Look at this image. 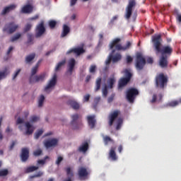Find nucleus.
<instances>
[{
  "label": "nucleus",
  "instance_id": "nucleus-1",
  "mask_svg": "<svg viewBox=\"0 0 181 181\" xmlns=\"http://www.w3.org/2000/svg\"><path fill=\"white\" fill-rule=\"evenodd\" d=\"M162 35L160 34L152 37L153 46L156 53H161L162 56H170L173 53V49L169 45L162 47Z\"/></svg>",
  "mask_w": 181,
  "mask_h": 181
},
{
  "label": "nucleus",
  "instance_id": "nucleus-2",
  "mask_svg": "<svg viewBox=\"0 0 181 181\" xmlns=\"http://www.w3.org/2000/svg\"><path fill=\"white\" fill-rule=\"evenodd\" d=\"M153 64V58L148 57L145 59L144 55L141 53H137L136 54L135 59V67L138 71H141V70H144V67H145V64Z\"/></svg>",
  "mask_w": 181,
  "mask_h": 181
},
{
  "label": "nucleus",
  "instance_id": "nucleus-3",
  "mask_svg": "<svg viewBox=\"0 0 181 181\" xmlns=\"http://www.w3.org/2000/svg\"><path fill=\"white\" fill-rule=\"evenodd\" d=\"M168 76L163 73L158 74L155 78V86L156 88H160L165 90V88L168 86Z\"/></svg>",
  "mask_w": 181,
  "mask_h": 181
},
{
  "label": "nucleus",
  "instance_id": "nucleus-4",
  "mask_svg": "<svg viewBox=\"0 0 181 181\" xmlns=\"http://www.w3.org/2000/svg\"><path fill=\"white\" fill-rule=\"evenodd\" d=\"M138 95H139V90L135 88H129L126 93V98L130 104H133Z\"/></svg>",
  "mask_w": 181,
  "mask_h": 181
},
{
  "label": "nucleus",
  "instance_id": "nucleus-5",
  "mask_svg": "<svg viewBox=\"0 0 181 181\" xmlns=\"http://www.w3.org/2000/svg\"><path fill=\"white\" fill-rule=\"evenodd\" d=\"M124 78H122L119 81V88H122V87H125L129 81H131V78H132V74L129 70L125 69L124 71Z\"/></svg>",
  "mask_w": 181,
  "mask_h": 181
},
{
  "label": "nucleus",
  "instance_id": "nucleus-6",
  "mask_svg": "<svg viewBox=\"0 0 181 181\" xmlns=\"http://www.w3.org/2000/svg\"><path fill=\"white\" fill-rule=\"evenodd\" d=\"M18 28H19V25L15 23V22H10L5 24L3 28V32L4 33H8V35H12V33L16 32Z\"/></svg>",
  "mask_w": 181,
  "mask_h": 181
},
{
  "label": "nucleus",
  "instance_id": "nucleus-7",
  "mask_svg": "<svg viewBox=\"0 0 181 181\" xmlns=\"http://www.w3.org/2000/svg\"><path fill=\"white\" fill-rule=\"evenodd\" d=\"M136 5V1L135 0H129V4L126 8V19H130L132 16V8L135 7Z\"/></svg>",
  "mask_w": 181,
  "mask_h": 181
},
{
  "label": "nucleus",
  "instance_id": "nucleus-8",
  "mask_svg": "<svg viewBox=\"0 0 181 181\" xmlns=\"http://www.w3.org/2000/svg\"><path fill=\"white\" fill-rule=\"evenodd\" d=\"M46 32V28H45V21H42L36 27L35 29V37H40Z\"/></svg>",
  "mask_w": 181,
  "mask_h": 181
},
{
  "label": "nucleus",
  "instance_id": "nucleus-9",
  "mask_svg": "<svg viewBox=\"0 0 181 181\" xmlns=\"http://www.w3.org/2000/svg\"><path fill=\"white\" fill-rule=\"evenodd\" d=\"M79 116L78 114H75L71 115V124L74 129H80V128H83V122H80L77 123V119H78Z\"/></svg>",
  "mask_w": 181,
  "mask_h": 181
},
{
  "label": "nucleus",
  "instance_id": "nucleus-10",
  "mask_svg": "<svg viewBox=\"0 0 181 181\" xmlns=\"http://www.w3.org/2000/svg\"><path fill=\"white\" fill-rule=\"evenodd\" d=\"M46 78V72L42 73L40 75H36L34 77H30L29 81L30 83H42L45 81Z\"/></svg>",
  "mask_w": 181,
  "mask_h": 181
},
{
  "label": "nucleus",
  "instance_id": "nucleus-11",
  "mask_svg": "<svg viewBox=\"0 0 181 181\" xmlns=\"http://www.w3.org/2000/svg\"><path fill=\"white\" fill-rule=\"evenodd\" d=\"M119 42H121L120 38H115L113 40L109 45L110 50H112L114 47H115L116 50H122V45L119 44Z\"/></svg>",
  "mask_w": 181,
  "mask_h": 181
},
{
  "label": "nucleus",
  "instance_id": "nucleus-12",
  "mask_svg": "<svg viewBox=\"0 0 181 181\" xmlns=\"http://www.w3.org/2000/svg\"><path fill=\"white\" fill-rule=\"evenodd\" d=\"M121 114V111L116 110L112 112L109 115V125L110 127H112L114 124V121L118 118V116Z\"/></svg>",
  "mask_w": 181,
  "mask_h": 181
},
{
  "label": "nucleus",
  "instance_id": "nucleus-13",
  "mask_svg": "<svg viewBox=\"0 0 181 181\" xmlns=\"http://www.w3.org/2000/svg\"><path fill=\"white\" fill-rule=\"evenodd\" d=\"M57 144H59V140L57 139H51L46 140L44 142V145L47 149H49V148H54V146H57Z\"/></svg>",
  "mask_w": 181,
  "mask_h": 181
},
{
  "label": "nucleus",
  "instance_id": "nucleus-14",
  "mask_svg": "<svg viewBox=\"0 0 181 181\" xmlns=\"http://www.w3.org/2000/svg\"><path fill=\"white\" fill-rule=\"evenodd\" d=\"M57 83V74H54L49 81L47 86L45 88V91L47 92V90H50V88L54 87L56 83Z\"/></svg>",
  "mask_w": 181,
  "mask_h": 181
},
{
  "label": "nucleus",
  "instance_id": "nucleus-15",
  "mask_svg": "<svg viewBox=\"0 0 181 181\" xmlns=\"http://www.w3.org/2000/svg\"><path fill=\"white\" fill-rule=\"evenodd\" d=\"M20 158L21 159V162H27V160L29 159V148H23L21 149Z\"/></svg>",
  "mask_w": 181,
  "mask_h": 181
},
{
  "label": "nucleus",
  "instance_id": "nucleus-16",
  "mask_svg": "<svg viewBox=\"0 0 181 181\" xmlns=\"http://www.w3.org/2000/svg\"><path fill=\"white\" fill-rule=\"evenodd\" d=\"M85 52H86V50H84V48H83V47H81L72 48L69 49L68 52H66V54L74 53L77 56H80V54H83V53H85Z\"/></svg>",
  "mask_w": 181,
  "mask_h": 181
},
{
  "label": "nucleus",
  "instance_id": "nucleus-17",
  "mask_svg": "<svg viewBox=\"0 0 181 181\" xmlns=\"http://www.w3.org/2000/svg\"><path fill=\"white\" fill-rule=\"evenodd\" d=\"M90 175V172L87 170L86 167H79L78 169V175L81 179L83 177H87Z\"/></svg>",
  "mask_w": 181,
  "mask_h": 181
},
{
  "label": "nucleus",
  "instance_id": "nucleus-18",
  "mask_svg": "<svg viewBox=\"0 0 181 181\" xmlns=\"http://www.w3.org/2000/svg\"><path fill=\"white\" fill-rule=\"evenodd\" d=\"M168 56L166 55H162L159 59V66L161 67V69H166L168 67Z\"/></svg>",
  "mask_w": 181,
  "mask_h": 181
},
{
  "label": "nucleus",
  "instance_id": "nucleus-19",
  "mask_svg": "<svg viewBox=\"0 0 181 181\" xmlns=\"http://www.w3.org/2000/svg\"><path fill=\"white\" fill-rule=\"evenodd\" d=\"M66 173L67 178L64 179L63 181H72L73 177H74V173L73 172V170H71V168L67 167L66 169Z\"/></svg>",
  "mask_w": 181,
  "mask_h": 181
},
{
  "label": "nucleus",
  "instance_id": "nucleus-20",
  "mask_svg": "<svg viewBox=\"0 0 181 181\" xmlns=\"http://www.w3.org/2000/svg\"><path fill=\"white\" fill-rule=\"evenodd\" d=\"M87 121L90 128L93 129V128L95 127V123L97 122V120L95 119V115H93L87 116Z\"/></svg>",
  "mask_w": 181,
  "mask_h": 181
},
{
  "label": "nucleus",
  "instance_id": "nucleus-21",
  "mask_svg": "<svg viewBox=\"0 0 181 181\" xmlns=\"http://www.w3.org/2000/svg\"><path fill=\"white\" fill-rule=\"evenodd\" d=\"M16 8V5L15 4H11L9 6H7L4 8V9L1 11V15L4 16L6 15V13H9V12H12V11H15Z\"/></svg>",
  "mask_w": 181,
  "mask_h": 181
},
{
  "label": "nucleus",
  "instance_id": "nucleus-22",
  "mask_svg": "<svg viewBox=\"0 0 181 181\" xmlns=\"http://www.w3.org/2000/svg\"><path fill=\"white\" fill-rule=\"evenodd\" d=\"M116 149L117 147L112 146L110 148L109 152V158L112 159L113 161L118 160V156H117V153H115Z\"/></svg>",
  "mask_w": 181,
  "mask_h": 181
},
{
  "label": "nucleus",
  "instance_id": "nucleus-23",
  "mask_svg": "<svg viewBox=\"0 0 181 181\" xmlns=\"http://www.w3.org/2000/svg\"><path fill=\"white\" fill-rule=\"evenodd\" d=\"M22 13H32L33 12V6L27 4L24 6L21 9Z\"/></svg>",
  "mask_w": 181,
  "mask_h": 181
},
{
  "label": "nucleus",
  "instance_id": "nucleus-24",
  "mask_svg": "<svg viewBox=\"0 0 181 181\" xmlns=\"http://www.w3.org/2000/svg\"><path fill=\"white\" fill-rule=\"evenodd\" d=\"M67 105H70L73 110H80V103L76 100H70L67 102Z\"/></svg>",
  "mask_w": 181,
  "mask_h": 181
},
{
  "label": "nucleus",
  "instance_id": "nucleus-25",
  "mask_svg": "<svg viewBox=\"0 0 181 181\" xmlns=\"http://www.w3.org/2000/svg\"><path fill=\"white\" fill-rule=\"evenodd\" d=\"M25 127L27 128V130L25 133V135H32L33 134V131H35V128L32 124H30V122H25Z\"/></svg>",
  "mask_w": 181,
  "mask_h": 181
},
{
  "label": "nucleus",
  "instance_id": "nucleus-26",
  "mask_svg": "<svg viewBox=\"0 0 181 181\" xmlns=\"http://www.w3.org/2000/svg\"><path fill=\"white\" fill-rule=\"evenodd\" d=\"M35 57H36V54L35 53H32L25 57V62L26 64H32L33 60H35Z\"/></svg>",
  "mask_w": 181,
  "mask_h": 181
},
{
  "label": "nucleus",
  "instance_id": "nucleus-27",
  "mask_svg": "<svg viewBox=\"0 0 181 181\" xmlns=\"http://www.w3.org/2000/svg\"><path fill=\"white\" fill-rule=\"evenodd\" d=\"M69 33H70V27H69L67 25H64L61 37H66Z\"/></svg>",
  "mask_w": 181,
  "mask_h": 181
},
{
  "label": "nucleus",
  "instance_id": "nucleus-28",
  "mask_svg": "<svg viewBox=\"0 0 181 181\" xmlns=\"http://www.w3.org/2000/svg\"><path fill=\"white\" fill-rule=\"evenodd\" d=\"M40 64V61H38L37 63L33 66L31 69V75L30 77H34L35 74L37 73V70L39 69V66Z\"/></svg>",
  "mask_w": 181,
  "mask_h": 181
},
{
  "label": "nucleus",
  "instance_id": "nucleus-29",
  "mask_svg": "<svg viewBox=\"0 0 181 181\" xmlns=\"http://www.w3.org/2000/svg\"><path fill=\"white\" fill-rule=\"evenodd\" d=\"M107 88H114V84L115 83V78L110 77L107 79Z\"/></svg>",
  "mask_w": 181,
  "mask_h": 181
},
{
  "label": "nucleus",
  "instance_id": "nucleus-30",
  "mask_svg": "<svg viewBox=\"0 0 181 181\" xmlns=\"http://www.w3.org/2000/svg\"><path fill=\"white\" fill-rule=\"evenodd\" d=\"M79 152H87L88 151V143L87 141L82 144V145L78 148Z\"/></svg>",
  "mask_w": 181,
  "mask_h": 181
},
{
  "label": "nucleus",
  "instance_id": "nucleus-31",
  "mask_svg": "<svg viewBox=\"0 0 181 181\" xmlns=\"http://www.w3.org/2000/svg\"><path fill=\"white\" fill-rule=\"evenodd\" d=\"M39 169V166H30L25 168V173H32V172H35V170H37Z\"/></svg>",
  "mask_w": 181,
  "mask_h": 181
},
{
  "label": "nucleus",
  "instance_id": "nucleus-32",
  "mask_svg": "<svg viewBox=\"0 0 181 181\" xmlns=\"http://www.w3.org/2000/svg\"><path fill=\"white\" fill-rule=\"evenodd\" d=\"M103 78L101 77H99L96 79L95 82V91H98L100 88H101V81Z\"/></svg>",
  "mask_w": 181,
  "mask_h": 181
},
{
  "label": "nucleus",
  "instance_id": "nucleus-33",
  "mask_svg": "<svg viewBox=\"0 0 181 181\" xmlns=\"http://www.w3.org/2000/svg\"><path fill=\"white\" fill-rule=\"evenodd\" d=\"M57 25V21H56L55 20H50L48 22V26L49 27L50 29H54Z\"/></svg>",
  "mask_w": 181,
  "mask_h": 181
},
{
  "label": "nucleus",
  "instance_id": "nucleus-34",
  "mask_svg": "<svg viewBox=\"0 0 181 181\" xmlns=\"http://www.w3.org/2000/svg\"><path fill=\"white\" fill-rule=\"evenodd\" d=\"M122 57L120 55V54H116L115 56H112V60L113 63H117V62H119Z\"/></svg>",
  "mask_w": 181,
  "mask_h": 181
},
{
  "label": "nucleus",
  "instance_id": "nucleus-35",
  "mask_svg": "<svg viewBox=\"0 0 181 181\" xmlns=\"http://www.w3.org/2000/svg\"><path fill=\"white\" fill-rule=\"evenodd\" d=\"M66 64V59L62 60V62H59L55 68V71H59L60 69H62V66Z\"/></svg>",
  "mask_w": 181,
  "mask_h": 181
},
{
  "label": "nucleus",
  "instance_id": "nucleus-36",
  "mask_svg": "<svg viewBox=\"0 0 181 181\" xmlns=\"http://www.w3.org/2000/svg\"><path fill=\"white\" fill-rule=\"evenodd\" d=\"M123 122H124V120L122 119V118H121V117L118 118L117 124V127H116L117 131L121 129V127H122Z\"/></svg>",
  "mask_w": 181,
  "mask_h": 181
},
{
  "label": "nucleus",
  "instance_id": "nucleus-37",
  "mask_svg": "<svg viewBox=\"0 0 181 181\" xmlns=\"http://www.w3.org/2000/svg\"><path fill=\"white\" fill-rule=\"evenodd\" d=\"M131 46H132V42H131V41H127L126 42V45L122 46V50L123 51L128 50V49H129Z\"/></svg>",
  "mask_w": 181,
  "mask_h": 181
},
{
  "label": "nucleus",
  "instance_id": "nucleus-38",
  "mask_svg": "<svg viewBox=\"0 0 181 181\" xmlns=\"http://www.w3.org/2000/svg\"><path fill=\"white\" fill-rule=\"evenodd\" d=\"M27 37H28V41L27 43L28 45H33V34H28L27 35Z\"/></svg>",
  "mask_w": 181,
  "mask_h": 181
},
{
  "label": "nucleus",
  "instance_id": "nucleus-39",
  "mask_svg": "<svg viewBox=\"0 0 181 181\" xmlns=\"http://www.w3.org/2000/svg\"><path fill=\"white\" fill-rule=\"evenodd\" d=\"M43 103H45V95H41L38 100V107H43Z\"/></svg>",
  "mask_w": 181,
  "mask_h": 181
},
{
  "label": "nucleus",
  "instance_id": "nucleus-40",
  "mask_svg": "<svg viewBox=\"0 0 181 181\" xmlns=\"http://www.w3.org/2000/svg\"><path fill=\"white\" fill-rule=\"evenodd\" d=\"M47 159H50V157H49V156H46L44 159L42 160H37V164L38 165H45L46 163V160H47Z\"/></svg>",
  "mask_w": 181,
  "mask_h": 181
},
{
  "label": "nucleus",
  "instance_id": "nucleus-41",
  "mask_svg": "<svg viewBox=\"0 0 181 181\" xmlns=\"http://www.w3.org/2000/svg\"><path fill=\"white\" fill-rule=\"evenodd\" d=\"M103 141L105 145H108V142H113V140L109 136H104Z\"/></svg>",
  "mask_w": 181,
  "mask_h": 181
},
{
  "label": "nucleus",
  "instance_id": "nucleus-42",
  "mask_svg": "<svg viewBox=\"0 0 181 181\" xmlns=\"http://www.w3.org/2000/svg\"><path fill=\"white\" fill-rule=\"evenodd\" d=\"M180 104V100H174V101H172V102H170L168 105L169 107H177V105Z\"/></svg>",
  "mask_w": 181,
  "mask_h": 181
},
{
  "label": "nucleus",
  "instance_id": "nucleus-43",
  "mask_svg": "<svg viewBox=\"0 0 181 181\" xmlns=\"http://www.w3.org/2000/svg\"><path fill=\"white\" fill-rule=\"evenodd\" d=\"M41 176H43V172L39 171L37 174L34 175H30L29 177V179L32 180V179H35V177H41Z\"/></svg>",
  "mask_w": 181,
  "mask_h": 181
},
{
  "label": "nucleus",
  "instance_id": "nucleus-44",
  "mask_svg": "<svg viewBox=\"0 0 181 181\" xmlns=\"http://www.w3.org/2000/svg\"><path fill=\"white\" fill-rule=\"evenodd\" d=\"M8 74V69H5L4 71H0V80H2V78L6 77V75Z\"/></svg>",
  "mask_w": 181,
  "mask_h": 181
},
{
  "label": "nucleus",
  "instance_id": "nucleus-45",
  "mask_svg": "<svg viewBox=\"0 0 181 181\" xmlns=\"http://www.w3.org/2000/svg\"><path fill=\"white\" fill-rule=\"evenodd\" d=\"M9 171L8 169L1 170H0V177L4 176H8Z\"/></svg>",
  "mask_w": 181,
  "mask_h": 181
},
{
  "label": "nucleus",
  "instance_id": "nucleus-46",
  "mask_svg": "<svg viewBox=\"0 0 181 181\" xmlns=\"http://www.w3.org/2000/svg\"><path fill=\"white\" fill-rule=\"evenodd\" d=\"M42 134H43L42 129L37 130V132L35 134V139H39V138L40 137V136H42Z\"/></svg>",
  "mask_w": 181,
  "mask_h": 181
},
{
  "label": "nucleus",
  "instance_id": "nucleus-47",
  "mask_svg": "<svg viewBox=\"0 0 181 181\" xmlns=\"http://www.w3.org/2000/svg\"><path fill=\"white\" fill-rule=\"evenodd\" d=\"M21 36H22V35L21 33L16 34L14 36H13L11 38V42H15V41L18 40V39H19L21 37Z\"/></svg>",
  "mask_w": 181,
  "mask_h": 181
},
{
  "label": "nucleus",
  "instance_id": "nucleus-48",
  "mask_svg": "<svg viewBox=\"0 0 181 181\" xmlns=\"http://www.w3.org/2000/svg\"><path fill=\"white\" fill-rule=\"evenodd\" d=\"M76 66V59L71 58L69 62V67H74Z\"/></svg>",
  "mask_w": 181,
  "mask_h": 181
},
{
  "label": "nucleus",
  "instance_id": "nucleus-49",
  "mask_svg": "<svg viewBox=\"0 0 181 181\" xmlns=\"http://www.w3.org/2000/svg\"><path fill=\"white\" fill-rule=\"evenodd\" d=\"M63 159H64L63 156H58L57 159L55 162L56 165H57V166H59L60 163H62V162H63Z\"/></svg>",
  "mask_w": 181,
  "mask_h": 181
},
{
  "label": "nucleus",
  "instance_id": "nucleus-50",
  "mask_svg": "<svg viewBox=\"0 0 181 181\" xmlns=\"http://www.w3.org/2000/svg\"><path fill=\"white\" fill-rule=\"evenodd\" d=\"M103 97H107V95H108V88L107 87V85H105L103 89Z\"/></svg>",
  "mask_w": 181,
  "mask_h": 181
},
{
  "label": "nucleus",
  "instance_id": "nucleus-51",
  "mask_svg": "<svg viewBox=\"0 0 181 181\" xmlns=\"http://www.w3.org/2000/svg\"><path fill=\"white\" fill-rule=\"evenodd\" d=\"M40 117L37 116H31L30 117V122H37L39 121Z\"/></svg>",
  "mask_w": 181,
  "mask_h": 181
},
{
  "label": "nucleus",
  "instance_id": "nucleus-52",
  "mask_svg": "<svg viewBox=\"0 0 181 181\" xmlns=\"http://www.w3.org/2000/svg\"><path fill=\"white\" fill-rule=\"evenodd\" d=\"M42 149L39 148L33 152L34 156H40L42 155Z\"/></svg>",
  "mask_w": 181,
  "mask_h": 181
},
{
  "label": "nucleus",
  "instance_id": "nucleus-53",
  "mask_svg": "<svg viewBox=\"0 0 181 181\" xmlns=\"http://www.w3.org/2000/svg\"><path fill=\"white\" fill-rule=\"evenodd\" d=\"M30 29H32V24L27 23V25L25 26L24 32H29Z\"/></svg>",
  "mask_w": 181,
  "mask_h": 181
},
{
  "label": "nucleus",
  "instance_id": "nucleus-54",
  "mask_svg": "<svg viewBox=\"0 0 181 181\" xmlns=\"http://www.w3.org/2000/svg\"><path fill=\"white\" fill-rule=\"evenodd\" d=\"M97 69V66L95 65H91L89 69L90 73H95V70Z\"/></svg>",
  "mask_w": 181,
  "mask_h": 181
},
{
  "label": "nucleus",
  "instance_id": "nucleus-55",
  "mask_svg": "<svg viewBox=\"0 0 181 181\" xmlns=\"http://www.w3.org/2000/svg\"><path fill=\"white\" fill-rule=\"evenodd\" d=\"M111 60H112V54H111L109 56L108 59L105 62L107 66H108V64H110L111 63Z\"/></svg>",
  "mask_w": 181,
  "mask_h": 181
},
{
  "label": "nucleus",
  "instance_id": "nucleus-56",
  "mask_svg": "<svg viewBox=\"0 0 181 181\" xmlns=\"http://www.w3.org/2000/svg\"><path fill=\"white\" fill-rule=\"evenodd\" d=\"M21 69H17V71H16V73L14 74L13 76V80H15L16 77H18V76L19 75V73H21Z\"/></svg>",
  "mask_w": 181,
  "mask_h": 181
},
{
  "label": "nucleus",
  "instance_id": "nucleus-57",
  "mask_svg": "<svg viewBox=\"0 0 181 181\" xmlns=\"http://www.w3.org/2000/svg\"><path fill=\"white\" fill-rule=\"evenodd\" d=\"M133 60H134V58H132V57H131L129 55L127 57V64H129V63H132Z\"/></svg>",
  "mask_w": 181,
  "mask_h": 181
},
{
  "label": "nucleus",
  "instance_id": "nucleus-58",
  "mask_svg": "<svg viewBox=\"0 0 181 181\" xmlns=\"http://www.w3.org/2000/svg\"><path fill=\"white\" fill-rule=\"evenodd\" d=\"M100 100H101V98H100V97L95 98L94 99V103H95V105H94V108H95V107H97V104H98L100 103Z\"/></svg>",
  "mask_w": 181,
  "mask_h": 181
},
{
  "label": "nucleus",
  "instance_id": "nucleus-59",
  "mask_svg": "<svg viewBox=\"0 0 181 181\" xmlns=\"http://www.w3.org/2000/svg\"><path fill=\"white\" fill-rule=\"evenodd\" d=\"M15 145H16V141H13L11 146H9V151H12L13 148H15Z\"/></svg>",
  "mask_w": 181,
  "mask_h": 181
},
{
  "label": "nucleus",
  "instance_id": "nucleus-60",
  "mask_svg": "<svg viewBox=\"0 0 181 181\" xmlns=\"http://www.w3.org/2000/svg\"><path fill=\"white\" fill-rule=\"evenodd\" d=\"M23 122H25V120H23V119L21 118V117H18L17 119V121H16V124H23Z\"/></svg>",
  "mask_w": 181,
  "mask_h": 181
},
{
  "label": "nucleus",
  "instance_id": "nucleus-61",
  "mask_svg": "<svg viewBox=\"0 0 181 181\" xmlns=\"http://www.w3.org/2000/svg\"><path fill=\"white\" fill-rule=\"evenodd\" d=\"M73 70H74V67L69 66V69L67 71V73H69L70 76H71V74H73Z\"/></svg>",
  "mask_w": 181,
  "mask_h": 181
},
{
  "label": "nucleus",
  "instance_id": "nucleus-62",
  "mask_svg": "<svg viewBox=\"0 0 181 181\" xmlns=\"http://www.w3.org/2000/svg\"><path fill=\"white\" fill-rule=\"evenodd\" d=\"M156 98H157L156 94H154V95H153L152 100H151V103L152 104H153L154 103H156Z\"/></svg>",
  "mask_w": 181,
  "mask_h": 181
},
{
  "label": "nucleus",
  "instance_id": "nucleus-63",
  "mask_svg": "<svg viewBox=\"0 0 181 181\" xmlns=\"http://www.w3.org/2000/svg\"><path fill=\"white\" fill-rule=\"evenodd\" d=\"M90 100V95H86L83 97V101L87 102Z\"/></svg>",
  "mask_w": 181,
  "mask_h": 181
},
{
  "label": "nucleus",
  "instance_id": "nucleus-64",
  "mask_svg": "<svg viewBox=\"0 0 181 181\" xmlns=\"http://www.w3.org/2000/svg\"><path fill=\"white\" fill-rule=\"evenodd\" d=\"M76 4H77V0H71V6H74V5H76Z\"/></svg>",
  "mask_w": 181,
  "mask_h": 181
}]
</instances>
